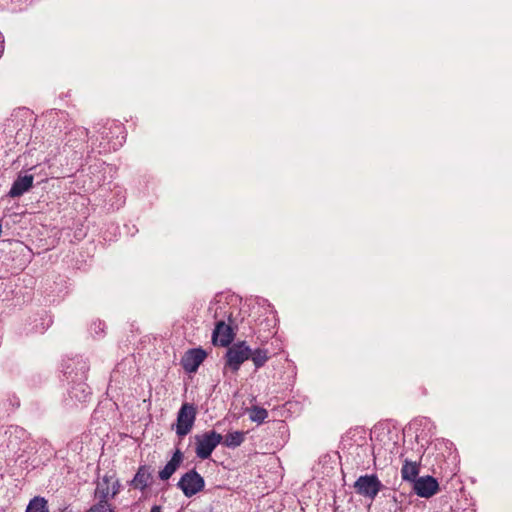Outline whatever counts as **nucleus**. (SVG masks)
<instances>
[{"label":"nucleus","mask_w":512,"mask_h":512,"mask_svg":"<svg viewBox=\"0 0 512 512\" xmlns=\"http://www.w3.org/2000/svg\"><path fill=\"white\" fill-rule=\"evenodd\" d=\"M222 440L223 436L215 430L195 435V453L197 457L202 460L209 458Z\"/></svg>","instance_id":"1"},{"label":"nucleus","mask_w":512,"mask_h":512,"mask_svg":"<svg viewBox=\"0 0 512 512\" xmlns=\"http://www.w3.org/2000/svg\"><path fill=\"white\" fill-rule=\"evenodd\" d=\"M251 356V348L245 341L237 342L230 346L226 352L225 369L237 372L240 366Z\"/></svg>","instance_id":"2"},{"label":"nucleus","mask_w":512,"mask_h":512,"mask_svg":"<svg viewBox=\"0 0 512 512\" xmlns=\"http://www.w3.org/2000/svg\"><path fill=\"white\" fill-rule=\"evenodd\" d=\"M120 487L118 479L113 474H106L97 482L95 498L108 502L120 492Z\"/></svg>","instance_id":"3"},{"label":"nucleus","mask_w":512,"mask_h":512,"mask_svg":"<svg viewBox=\"0 0 512 512\" xmlns=\"http://www.w3.org/2000/svg\"><path fill=\"white\" fill-rule=\"evenodd\" d=\"M354 488L359 495L374 500L383 488L381 481L374 474L360 476L354 483Z\"/></svg>","instance_id":"4"},{"label":"nucleus","mask_w":512,"mask_h":512,"mask_svg":"<svg viewBox=\"0 0 512 512\" xmlns=\"http://www.w3.org/2000/svg\"><path fill=\"white\" fill-rule=\"evenodd\" d=\"M196 418V408L189 403L182 404L177 414L176 433L183 437L193 428Z\"/></svg>","instance_id":"5"},{"label":"nucleus","mask_w":512,"mask_h":512,"mask_svg":"<svg viewBox=\"0 0 512 512\" xmlns=\"http://www.w3.org/2000/svg\"><path fill=\"white\" fill-rule=\"evenodd\" d=\"M178 486L185 496L191 497L203 489L204 479L195 470H191L180 478Z\"/></svg>","instance_id":"6"},{"label":"nucleus","mask_w":512,"mask_h":512,"mask_svg":"<svg viewBox=\"0 0 512 512\" xmlns=\"http://www.w3.org/2000/svg\"><path fill=\"white\" fill-rule=\"evenodd\" d=\"M206 355V352L201 348L190 349L182 357V367L189 373L196 372L198 367L205 360Z\"/></svg>","instance_id":"7"},{"label":"nucleus","mask_w":512,"mask_h":512,"mask_svg":"<svg viewBox=\"0 0 512 512\" xmlns=\"http://www.w3.org/2000/svg\"><path fill=\"white\" fill-rule=\"evenodd\" d=\"M234 338L232 328L227 325L223 319L217 321L215 329L212 334V341L215 345L227 347L231 344Z\"/></svg>","instance_id":"8"},{"label":"nucleus","mask_w":512,"mask_h":512,"mask_svg":"<svg viewBox=\"0 0 512 512\" xmlns=\"http://www.w3.org/2000/svg\"><path fill=\"white\" fill-rule=\"evenodd\" d=\"M438 487V482L431 476L419 477L413 483V490L423 498H429L436 494Z\"/></svg>","instance_id":"9"},{"label":"nucleus","mask_w":512,"mask_h":512,"mask_svg":"<svg viewBox=\"0 0 512 512\" xmlns=\"http://www.w3.org/2000/svg\"><path fill=\"white\" fill-rule=\"evenodd\" d=\"M33 180L32 175L18 176L13 182L8 195L12 198L20 197L32 187Z\"/></svg>","instance_id":"10"},{"label":"nucleus","mask_w":512,"mask_h":512,"mask_svg":"<svg viewBox=\"0 0 512 512\" xmlns=\"http://www.w3.org/2000/svg\"><path fill=\"white\" fill-rule=\"evenodd\" d=\"M152 483V472L148 466H140L131 484L140 490L146 489Z\"/></svg>","instance_id":"11"},{"label":"nucleus","mask_w":512,"mask_h":512,"mask_svg":"<svg viewBox=\"0 0 512 512\" xmlns=\"http://www.w3.org/2000/svg\"><path fill=\"white\" fill-rule=\"evenodd\" d=\"M182 459L183 455L181 451L176 450L170 461L165 465V467L161 471H159V478L161 480H168L177 470L180 463L182 462Z\"/></svg>","instance_id":"12"},{"label":"nucleus","mask_w":512,"mask_h":512,"mask_svg":"<svg viewBox=\"0 0 512 512\" xmlns=\"http://www.w3.org/2000/svg\"><path fill=\"white\" fill-rule=\"evenodd\" d=\"M457 501L455 508L450 512H475L472 498L468 497L464 488L461 486L457 492Z\"/></svg>","instance_id":"13"},{"label":"nucleus","mask_w":512,"mask_h":512,"mask_svg":"<svg viewBox=\"0 0 512 512\" xmlns=\"http://www.w3.org/2000/svg\"><path fill=\"white\" fill-rule=\"evenodd\" d=\"M419 474V467L416 462L405 460L401 468V477L404 481L413 482L416 481Z\"/></svg>","instance_id":"14"},{"label":"nucleus","mask_w":512,"mask_h":512,"mask_svg":"<svg viewBox=\"0 0 512 512\" xmlns=\"http://www.w3.org/2000/svg\"><path fill=\"white\" fill-rule=\"evenodd\" d=\"M245 439V433L242 431H234L226 434L223 438V444L228 448L239 447Z\"/></svg>","instance_id":"15"},{"label":"nucleus","mask_w":512,"mask_h":512,"mask_svg":"<svg viewBox=\"0 0 512 512\" xmlns=\"http://www.w3.org/2000/svg\"><path fill=\"white\" fill-rule=\"evenodd\" d=\"M91 395L90 388L85 383L75 385L71 391L70 396L80 402H84Z\"/></svg>","instance_id":"16"},{"label":"nucleus","mask_w":512,"mask_h":512,"mask_svg":"<svg viewBox=\"0 0 512 512\" xmlns=\"http://www.w3.org/2000/svg\"><path fill=\"white\" fill-rule=\"evenodd\" d=\"M269 353L267 349H255L254 351L251 350V356L250 359L252 360L255 368H261L265 365V363L269 360Z\"/></svg>","instance_id":"17"},{"label":"nucleus","mask_w":512,"mask_h":512,"mask_svg":"<svg viewBox=\"0 0 512 512\" xmlns=\"http://www.w3.org/2000/svg\"><path fill=\"white\" fill-rule=\"evenodd\" d=\"M25 512H49L47 501L42 497H34L30 500Z\"/></svg>","instance_id":"18"},{"label":"nucleus","mask_w":512,"mask_h":512,"mask_svg":"<svg viewBox=\"0 0 512 512\" xmlns=\"http://www.w3.org/2000/svg\"><path fill=\"white\" fill-rule=\"evenodd\" d=\"M248 412L250 420L258 424L263 423L268 417V411L259 406H253Z\"/></svg>","instance_id":"19"},{"label":"nucleus","mask_w":512,"mask_h":512,"mask_svg":"<svg viewBox=\"0 0 512 512\" xmlns=\"http://www.w3.org/2000/svg\"><path fill=\"white\" fill-rule=\"evenodd\" d=\"M87 512H114V508L107 501L98 500Z\"/></svg>","instance_id":"20"},{"label":"nucleus","mask_w":512,"mask_h":512,"mask_svg":"<svg viewBox=\"0 0 512 512\" xmlns=\"http://www.w3.org/2000/svg\"><path fill=\"white\" fill-rule=\"evenodd\" d=\"M226 306H227L226 304H223L222 306L215 304L214 306H211L209 309L211 311H214V317L217 318L218 317V309H224V308H226Z\"/></svg>","instance_id":"21"},{"label":"nucleus","mask_w":512,"mask_h":512,"mask_svg":"<svg viewBox=\"0 0 512 512\" xmlns=\"http://www.w3.org/2000/svg\"><path fill=\"white\" fill-rule=\"evenodd\" d=\"M450 482H452L453 485H455V483H460L461 484L460 479L457 478L455 475L453 477H450Z\"/></svg>","instance_id":"22"},{"label":"nucleus","mask_w":512,"mask_h":512,"mask_svg":"<svg viewBox=\"0 0 512 512\" xmlns=\"http://www.w3.org/2000/svg\"><path fill=\"white\" fill-rule=\"evenodd\" d=\"M150 512H160V508H159V507H157V506H155V507H153V508L151 509V511H150Z\"/></svg>","instance_id":"23"}]
</instances>
